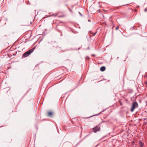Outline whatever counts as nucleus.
<instances>
[{
  "mask_svg": "<svg viewBox=\"0 0 147 147\" xmlns=\"http://www.w3.org/2000/svg\"><path fill=\"white\" fill-rule=\"evenodd\" d=\"M86 59H89V57H86Z\"/></svg>",
  "mask_w": 147,
  "mask_h": 147,
  "instance_id": "8",
  "label": "nucleus"
},
{
  "mask_svg": "<svg viewBox=\"0 0 147 147\" xmlns=\"http://www.w3.org/2000/svg\"><path fill=\"white\" fill-rule=\"evenodd\" d=\"M144 11L146 12L147 11V9H144Z\"/></svg>",
  "mask_w": 147,
  "mask_h": 147,
  "instance_id": "10",
  "label": "nucleus"
},
{
  "mask_svg": "<svg viewBox=\"0 0 147 147\" xmlns=\"http://www.w3.org/2000/svg\"><path fill=\"white\" fill-rule=\"evenodd\" d=\"M48 115L49 116L51 117L52 115V113L51 112H49L48 113Z\"/></svg>",
  "mask_w": 147,
  "mask_h": 147,
  "instance_id": "6",
  "label": "nucleus"
},
{
  "mask_svg": "<svg viewBox=\"0 0 147 147\" xmlns=\"http://www.w3.org/2000/svg\"><path fill=\"white\" fill-rule=\"evenodd\" d=\"M140 147H143L144 145V143L141 142H140Z\"/></svg>",
  "mask_w": 147,
  "mask_h": 147,
  "instance_id": "5",
  "label": "nucleus"
},
{
  "mask_svg": "<svg viewBox=\"0 0 147 147\" xmlns=\"http://www.w3.org/2000/svg\"><path fill=\"white\" fill-rule=\"evenodd\" d=\"M96 34V32L92 34V35L94 36Z\"/></svg>",
  "mask_w": 147,
  "mask_h": 147,
  "instance_id": "7",
  "label": "nucleus"
},
{
  "mask_svg": "<svg viewBox=\"0 0 147 147\" xmlns=\"http://www.w3.org/2000/svg\"><path fill=\"white\" fill-rule=\"evenodd\" d=\"M100 129V128L99 126H96L93 129V131L95 133L97 131H99Z\"/></svg>",
  "mask_w": 147,
  "mask_h": 147,
  "instance_id": "3",
  "label": "nucleus"
},
{
  "mask_svg": "<svg viewBox=\"0 0 147 147\" xmlns=\"http://www.w3.org/2000/svg\"><path fill=\"white\" fill-rule=\"evenodd\" d=\"M92 55L93 56H95V55Z\"/></svg>",
  "mask_w": 147,
  "mask_h": 147,
  "instance_id": "13",
  "label": "nucleus"
},
{
  "mask_svg": "<svg viewBox=\"0 0 147 147\" xmlns=\"http://www.w3.org/2000/svg\"><path fill=\"white\" fill-rule=\"evenodd\" d=\"M138 104L136 102H133L131 109V112H133L136 108H137L138 107Z\"/></svg>",
  "mask_w": 147,
  "mask_h": 147,
  "instance_id": "2",
  "label": "nucleus"
},
{
  "mask_svg": "<svg viewBox=\"0 0 147 147\" xmlns=\"http://www.w3.org/2000/svg\"><path fill=\"white\" fill-rule=\"evenodd\" d=\"M98 115H99V114H98ZM98 115V114H96V115Z\"/></svg>",
  "mask_w": 147,
  "mask_h": 147,
  "instance_id": "12",
  "label": "nucleus"
},
{
  "mask_svg": "<svg viewBox=\"0 0 147 147\" xmlns=\"http://www.w3.org/2000/svg\"><path fill=\"white\" fill-rule=\"evenodd\" d=\"M105 69V67L104 66H102L100 68V70L102 71H104Z\"/></svg>",
  "mask_w": 147,
  "mask_h": 147,
  "instance_id": "4",
  "label": "nucleus"
},
{
  "mask_svg": "<svg viewBox=\"0 0 147 147\" xmlns=\"http://www.w3.org/2000/svg\"><path fill=\"white\" fill-rule=\"evenodd\" d=\"M79 14H80V15H81V13L80 12H79Z\"/></svg>",
  "mask_w": 147,
  "mask_h": 147,
  "instance_id": "11",
  "label": "nucleus"
},
{
  "mask_svg": "<svg viewBox=\"0 0 147 147\" xmlns=\"http://www.w3.org/2000/svg\"><path fill=\"white\" fill-rule=\"evenodd\" d=\"M119 28V27H117L116 28V30H117Z\"/></svg>",
  "mask_w": 147,
  "mask_h": 147,
  "instance_id": "9",
  "label": "nucleus"
},
{
  "mask_svg": "<svg viewBox=\"0 0 147 147\" xmlns=\"http://www.w3.org/2000/svg\"><path fill=\"white\" fill-rule=\"evenodd\" d=\"M34 49V48L25 52L23 54L22 57H26L28 56L31 53L33 52Z\"/></svg>",
  "mask_w": 147,
  "mask_h": 147,
  "instance_id": "1",
  "label": "nucleus"
},
{
  "mask_svg": "<svg viewBox=\"0 0 147 147\" xmlns=\"http://www.w3.org/2000/svg\"><path fill=\"white\" fill-rule=\"evenodd\" d=\"M102 112H102H100V113H101Z\"/></svg>",
  "mask_w": 147,
  "mask_h": 147,
  "instance_id": "14",
  "label": "nucleus"
}]
</instances>
